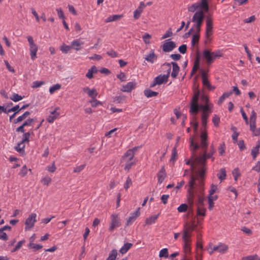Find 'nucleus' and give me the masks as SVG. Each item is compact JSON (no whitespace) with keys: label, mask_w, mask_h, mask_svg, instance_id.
Wrapping results in <instances>:
<instances>
[{"label":"nucleus","mask_w":260,"mask_h":260,"mask_svg":"<svg viewBox=\"0 0 260 260\" xmlns=\"http://www.w3.org/2000/svg\"><path fill=\"white\" fill-rule=\"evenodd\" d=\"M158 215H159L157 214L155 215L151 216L147 218L145 220V225H150L153 223H154L156 220H157Z\"/></svg>","instance_id":"obj_22"},{"label":"nucleus","mask_w":260,"mask_h":260,"mask_svg":"<svg viewBox=\"0 0 260 260\" xmlns=\"http://www.w3.org/2000/svg\"><path fill=\"white\" fill-rule=\"evenodd\" d=\"M83 42H80L78 40H75L72 42L71 47L77 51L80 50V46L83 45Z\"/></svg>","instance_id":"obj_25"},{"label":"nucleus","mask_w":260,"mask_h":260,"mask_svg":"<svg viewBox=\"0 0 260 260\" xmlns=\"http://www.w3.org/2000/svg\"><path fill=\"white\" fill-rule=\"evenodd\" d=\"M157 55L153 51L151 53L146 55V56L145 57V59L147 60L148 62L153 63L154 62V61L157 59Z\"/></svg>","instance_id":"obj_18"},{"label":"nucleus","mask_w":260,"mask_h":260,"mask_svg":"<svg viewBox=\"0 0 260 260\" xmlns=\"http://www.w3.org/2000/svg\"><path fill=\"white\" fill-rule=\"evenodd\" d=\"M204 11L202 10L197 11L192 18V21L195 23L193 28L195 29L196 32L200 33L201 31V28L205 18Z\"/></svg>","instance_id":"obj_3"},{"label":"nucleus","mask_w":260,"mask_h":260,"mask_svg":"<svg viewBox=\"0 0 260 260\" xmlns=\"http://www.w3.org/2000/svg\"><path fill=\"white\" fill-rule=\"evenodd\" d=\"M121 225L120 219L117 214H112L111 221L109 230L112 232L115 228L119 227Z\"/></svg>","instance_id":"obj_8"},{"label":"nucleus","mask_w":260,"mask_h":260,"mask_svg":"<svg viewBox=\"0 0 260 260\" xmlns=\"http://www.w3.org/2000/svg\"><path fill=\"white\" fill-rule=\"evenodd\" d=\"M21 110V108H19V105H16L12 108L8 109V112L9 113L11 112H14L15 114H17Z\"/></svg>","instance_id":"obj_54"},{"label":"nucleus","mask_w":260,"mask_h":260,"mask_svg":"<svg viewBox=\"0 0 260 260\" xmlns=\"http://www.w3.org/2000/svg\"><path fill=\"white\" fill-rule=\"evenodd\" d=\"M197 226V224L196 223L195 218L191 221V222H186L184 228V230L192 232L196 230V228Z\"/></svg>","instance_id":"obj_13"},{"label":"nucleus","mask_w":260,"mask_h":260,"mask_svg":"<svg viewBox=\"0 0 260 260\" xmlns=\"http://www.w3.org/2000/svg\"><path fill=\"white\" fill-rule=\"evenodd\" d=\"M182 239L184 242V244H190L191 242V238L188 237L187 235L186 232L183 233Z\"/></svg>","instance_id":"obj_37"},{"label":"nucleus","mask_w":260,"mask_h":260,"mask_svg":"<svg viewBox=\"0 0 260 260\" xmlns=\"http://www.w3.org/2000/svg\"><path fill=\"white\" fill-rule=\"evenodd\" d=\"M217 189V187L216 185L212 184L210 186V189L209 190V195H213V194L215 192Z\"/></svg>","instance_id":"obj_58"},{"label":"nucleus","mask_w":260,"mask_h":260,"mask_svg":"<svg viewBox=\"0 0 260 260\" xmlns=\"http://www.w3.org/2000/svg\"><path fill=\"white\" fill-rule=\"evenodd\" d=\"M176 47V44L174 42L167 40L162 45V48L164 52H169L172 51Z\"/></svg>","instance_id":"obj_10"},{"label":"nucleus","mask_w":260,"mask_h":260,"mask_svg":"<svg viewBox=\"0 0 260 260\" xmlns=\"http://www.w3.org/2000/svg\"><path fill=\"white\" fill-rule=\"evenodd\" d=\"M132 185V179L128 177L126 179V182L124 184V188L127 190V189L130 186Z\"/></svg>","instance_id":"obj_52"},{"label":"nucleus","mask_w":260,"mask_h":260,"mask_svg":"<svg viewBox=\"0 0 260 260\" xmlns=\"http://www.w3.org/2000/svg\"><path fill=\"white\" fill-rule=\"evenodd\" d=\"M200 39L199 33L196 32V34H194L192 36V40H191V45L192 46H194L196 43L199 42Z\"/></svg>","instance_id":"obj_43"},{"label":"nucleus","mask_w":260,"mask_h":260,"mask_svg":"<svg viewBox=\"0 0 260 260\" xmlns=\"http://www.w3.org/2000/svg\"><path fill=\"white\" fill-rule=\"evenodd\" d=\"M117 78H118L121 82L125 81L126 79V76L124 73L121 72L119 74L117 75Z\"/></svg>","instance_id":"obj_60"},{"label":"nucleus","mask_w":260,"mask_h":260,"mask_svg":"<svg viewBox=\"0 0 260 260\" xmlns=\"http://www.w3.org/2000/svg\"><path fill=\"white\" fill-rule=\"evenodd\" d=\"M144 94L147 98H151L157 96L158 92L152 91L150 89H146L144 90Z\"/></svg>","instance_id":"obj_31"},{"label":"nucleus","mask_w":260,"mask_h":260,"mask_svg":"<svg viewBox=\"0 0 260 260\" xmlns=\"http://www.w3.org/2000/svg\"><path fill=\"white\" fill-rule=\"evenodd\" d=\"M142 12H143L142 10H141L140 9L138 8V9H136L134 12V18L135 19H138L140 17Z\"/></svg>","instance_id":"obj_55"},{"label":"nucleus","mask_w":260,"mask_h":260,"mask_svg":"<svg viewBox=\"0 0 260 260\" xmlns=\"http://www.w3.org/2000/svg\"><path fill=\"white\" fill-rule=\"evenodd\" d=\"M226 176V174L225 168H221L219 171V173L217 174V177L221 182L222 181L225 179Z\"/></svg>","instance_id":"obj_30"},{"label":"nucleus","mask_w":260,"mask_h":260,"mask_svg":"<svg viewBox=\"0 0 260 260\" xmlns=\"http://www.w3.org/2000/svg\"><path fill=\"white\" fill-rule=\"evenodd\" d=\"M59 115V114H56L55 115H50L47 118V120L49 123H53Z\"/></svg>","instance_id":"obj_53"},{"label":"nucleus","mask_w":260,"mask_h":260,"mask_svg":"<svg viewBox=\"0 0 260 260\" xmlns=\"http://www.w3.org/2000/svg\"><path fill=\"white\" fill-rule=\"evenodd\" d=\"M199 64H200V58H199V56H197V57L195 60L194 66L192 68L191 72V74H190L191 76H192L195 73V72L197 71V70H198V69L199 67Z\"/></svg>","instance_id":"obj_33"},{"label":"nucleus","mask_w":260,"mask_h":260,"mask_svg":"<svg viewBox=\"0 0 260 260\" xmlns=\"http://www.w3.org/2000/svg\"><path fill=\"white\" fill-rule=\"evenodd\" d=\"M188 208V206L186 204H182L180 205L177 208L179 212H185Z\"/></svg>","instance_id":"obj_50"},{"label":"nucleus","mask_w":260,"mask_h":260,"mask_svg":"<svg viewBox=\"0 0 260 260\" xmlns=\"http://www.w3.org/2000/svg\"><path fill=\"white\" fill-rule=\"evenodd\" d=\"M47 170L51 173H53L56 170V167H55V163L53 162L51 166H48L47 167Z\"/></svg>","instance_id":"obj_64"},{"label":"nucleus","mask_w":260,"mask_h":260,"mask_svg":"<svg viewBox=\"0 0 260 260\" xmlns=\"http://www.w3.org/2000/svg\"><path fill=\"white\" fill-rule=\"evenodd\" d=\"M203 54L208 64H211L217 58L215 53L210 50L205 49L203 51Z\"/></svg>","instance_id":"obj_9"},{"label":"nucleus","mask_w":260,"mask_h":260,"mask_svg":"<svg viewBox=\"0 0 260 260\" xmlns=\"http://www.w3.org/2000/svg\"><path fill=\"white\" fill-rule=\"evenodd\" d=\"M61 84H56L54 85L52 87H51L49 89V92L50 94H53L55 91L59 90L61 88Z\"/></svg>","instance_id":"obj_38"},{"label":"nucleus","mask_w":260,"mask_h":260,"mask_svg":"<svg viewBox=\"0 0 260 260\" xmlns=\"http://www.w3.org/2000/svg\"><path fill=\"white\" fill-rule=\"evenodd\" d=\"M159 256L160 257H168V250L167 248H164L159 251Z\"/></svg>","instance_id":"obj_45"},{"label":"nucleus","mask_w":260,"mask_h":260,"mask_svg":"<svg viewBox=\"0 0 260 260\" xmlns=\"http://www.w3.org/2000/svg\"><path fill=\"white\" fill-rule=\"evenodd\" d=\"M200 94V91L199 90H197L194 92L193 96L191 99L189 112L191 114L196 115L198 113L199 109H201L202 110L203 112L211 113L212 112V108L213 107V105L212 104L207 103L204 105L198 104Z\"/></svg>","instance_id":"obj_2"},{"label":"nucleus","mask_w":260,"mask_h":260,"mask_svg":"<svg viewBox=\"0 0 260 260\" xmlns=\"http://www.w3.org/2000/svg\"><path fill=\"white\" fill-rule=\"evenodd\" d=\"M30 136V131L27 133H24L23 135V138L21 142L23 143L25 142H28L29 141V138Z\"/></svg>","instance_id":"obj_41"},{"label":"nucleus","mask_w":260,"mask_h":260,"mask_svg":"<svg viewBox=\"0 0 260 260\" xmlns=\"http://www.w3.org/2000/svg\"><path fill=\"white\" fill-rule=\"evenodd\" d=\"M124 100V96H117L113 98V102L116 104H119L121 103Z\"/></svg>","instance_id":"obj_51"},{"label":"nucleus","mask_w":260,"mask_h":260,"mask_svg":"<svg viewBox=\"0 0 260 260\" xmlns=\"http://www.w3.org/2000/svg\"><path fill=\"white\" fill-rule=\"evenodd\" d=\"M24 148H25L24 144L21 141L15 147V149L17 152L21 153L24 152Z\"/></svg>","instance_id":"obj_36"},{"label":"nucleus","mask_w":260,"mask_h":260,"mask_svg":"<svg viewBox=\"0 0 260 260\" xmlns=\"http://www.w3.org/2000/svg\"><path fill=\"white\" fill-rule=\"evenodd\" d=\"M170 63L171 66L172 65L173 67L171 76L173 78H176L179 72L180 68L176 62H171Z\"/></svg>","instance_id":"obj_14"},{"label":"nucleus","mask_w":260,"mask_h":260,"mask_svg":"<svg viewBox=\"0 0 260 260\" xmlns=\"http://www.w3.org/2000/svg\"><path fill=\"white\" fill-rule=\"evenodd\" d=\"M206 30H212L213 19L211 16H208L206 19Z\"/></svg>","instance_id":"obj_20"},{"label":"nucleus","mask_w":260,"mask_h":260,"mask_svg":"<svg viewBox=\"0 0 260 260\" xmlns=\"http://www.w3.org/2000/svg\"><path fill=\"white\" fill-rule=\"evenodd\" d=\"M122 17V15H113L109 16L105 20V22L108 23L112 21H117Z\"/></svg>","instance_id":"obj_23"},{"label":"nucleus","mask_w":260,"mask_h":260,"mask_svg":"<svg viewBox=\"0 0 260 260\" xmlns=\"http://www.w3.org/2000/svg\"><path fill=\"white\" fill-rule=\"evenodd\" d=\"M28 247L30 248L34 249L35 250H39L42 248V245L40 244H34L33 243L30 242L28 245Z\"/></svg>","instance_id":"obj_44"},{"label":"nucleus","mask_w":260,"mask_h":260,"mask_svg":"<svg viewBox=\"0 0 260 260\" xmlns=\"http://www.w3.org/2000/svg\"><path fill=\"white\" fill-rule=\"evenodd\" d=\"M85 165L83 164L82 165H80L79 166H77L74 169V172L75 173H80L81 171H82L85 168Z\"/></svg>","instance_id":"obj_57"},{"label":"nucleus","mask_w":260,"mask_h":260,"mask_svg":"<svg viewBox=\"0 0 260 260\" xmlns=\"http://www.w3.org/2000/svg\"><path fill=\"white\" fill-rule=\"evenodd\" d=\"M197 215L205 216L206 215V209L198 206L197 209Z\"/></svg>","instance_id":"obj_40"},{"label":"nucleus","mask_w":260,"mask_h":260,"mask_svg":"<svg viewBox=\"0 0 260 260\" xmlns=\"http://www.w3.org/2000/svg\"><path fill=\"white\" fill-rule=\"evenodd\" d=\"M195 180H196V178L193 176L191 175V177H190V180L188 183L189 188L188 190L189 192L190 196L192 199L193 197V193L192 190L194 188V185L195 184Z\"/></svg>","instance_id":"obj_15"},{"label":"nucleus","mask_w":260,"mask_h":260,"mask_svg":"<svg viewBox=\"0 0 260 260\" xmlns=\"http://www.w3.org/2000/svg\"><path fill=\"white\" fill-rule=\"evenodd\" d=\"M90 103H91V106L93 107H96L100 105H102V102L98 101L96 98L92 99L90 101Z\"/></svg>","instance_id":"obj_56"},{"label":"nucleus","mask_w":260,"mask_h":260,"mask_svg":"<svg viewBox=\"0 0 260 260\" xmlns=\"http://www.w3.org/2000/svg\"><path fill=\"white\" fill-rule=\"evenodd\" d=\"M98 92L95 88L91 89L90 91H89L88 95L92 99L96 98L98 95Z\"/></svg>","instance_id":"obj_47"},{"label":"nucleus","mask_w":260,"mask_h":260,"mask_svg":"<svg viewBox=\"0 0 260 260\" xmlns=\"http://www.w3.org/2000/svg\"><path fill=\"white\" fill-rule=\"evenodd\" d=\"M197 10L207 12L209 10L207 0H201V2L194 3L188 7V11L190 12H194Z\"/></svg>","instance_id":"obj_5"},{"label":"nucleus","mask_w":260,"mask_h":260,"mask_svg":"<svg viewBox=\"0 0 260 260\" xmlns=\"http://www.w3.org/2000/svg\"><path fill=\"white\" fill-rule=\"evenodd\" d=\"M201 72H202L201 74H202L203 84L204 86H206L208 89H209L210 90H214L215 87L214 86H212L210 84L209 80H208L207 74H206V72L203 70H202Z\"/></svg>","instance_id":"obj_11"},{"label":"nucleus","mask_w":260,"mask_h":260,"mask_svg":"<svg viewBox=\"0 0 260 260\" xmlns=\"http://www.w3.org/2000/svg\"><path fill=\"white\" fill-rule=\"evenodd\" d=\"M191 150L193 151V156H192V160H188L186 161V164L188 165H191V168L192 169H194V168H196V167H197V162H196L195 161V158L196 157H198V156H196L195 154H194V151H193V149H192V147H191Z\"/></svg>","instance_id":"obj_21"},{"label":"nucleus","mask_w":260,"mask_h":260,"mask_svg":"<svg viewBox=\"0 0 260 260\" xmlns=\"http://www.w3.org/2000/svg\"><path fill=\"white\" fill-rule=\"evenodd\" d=\"M260 148V142L258 141L257 142V144L255 147H253L251 152V154L253 157V158L254 159L256 157L257 154L259 152V149Z\"/></svg>","instance_id":"obj_19"},{"label":"nucleus","mask_w":260,"mask_h":260,"mask_svg":"<svg viewBox=\"0 0 260 260\" xmlns=\"http://www.w3.org/2000/svg\"><path fill=\"white\" fill-rule=\"evenodd\" d=\"M232 174L234 177V180L236 181H237L238 177L240 176L241 173L240 172L239 168H237L234 169L232 172Z\"/></svg>","instance_id":"obj_42"},{"label":"nucleus","mask_w":260,"mask_h":260,"mask_svg":"<svg viewBox=\"0 0 260 260\" xmlns=\"http://www.w3.org/2000/svg\"><path fill=\"white\" fill-rule=\"evenodd\" d=\"M27 168L26 166H24L21 171H20L19 175H20L21 177H24L27 174Z\"/></svg>","instance_id":"obj_63"},{"label":"nucleus","mask_w":260,"mask_h":260,"mask_svg":"<svg viewBox=\"0 0 260 260\" xmlns=\"http://www.w3.org/2000/svg\"><path fill=\"white\" fill-rule=\"evenodd\" d=\"M163 66H166L167 68V72L166 75H159L156 77L155 78V79L156 81V83L158 85H160L164 83H166L168 81V78L170 76V72L171 70V63H169L168 62H166L163 64Z\"/></svg>","instance_id":"obj_6"},{"label":"nucleus","mask_w":260,"mask_h":260,"mask_svg":"<svg viewBox=\"0 0 260 260\" xmlns=\"http://www.w3.org/2000/svg\"><path fill=\"white\" fill-rule=\"evenodd\" d=\"M197 164V166H200V168L199 169V170L198 171V173L201 178H203L206 172V164L203 165L201 164H198V163ZM205 164H206V162Z\"/></svg>","instance_id":"obj_27"},{"label":"nucleus","mask_w":260,"mask_h":260,"mask_svg":"<svg viewBox=\"0 0 260 260\" xmlns=\"http://www.w3.org/2000/svg\"><path fill=\"white\" fill-rule=\"evenodd\" d=\"M220 121V118L219 117L217 116L216 115H215L213 118H212V122L214 123V125L217 126L218 125V124Z\"/></svg>","instance_id":"obj_61"},{"label":"nucleus","mask_w":260,"mask_h":260,"mask_svg":"<svg viewBox=\"0 0 260 260\" xmlns=\"http://www.w3.org/2000/svg\"><path fill=\"white\" fill-rule=\"evenodd\" d=\"M10 99L15 102H18L23 99V96L19 95L17 93H13Z\"/></svg>","instance_id":"obj_39"},{"label":"nucleus","mask_w":260,"mask_h":260,"mask_svg":"<svg viewBox=\"0 0 260 260\" xmlns=\"http://www.w3.org/2000/svg\"><path fill=\"white\" fill-rule=\"evenodd\" d=\"M233 91H231L229 92H224L219 99L218 101V105H221L223 103L225 98H228L231 94H232Z\"/></svg>","instance_id":"obj_29"},{"label":"nucleus","mask_w":260,"mask_h":260,"mask_svg":"<svg viewBox=\"0 0 260 260\" xmlns=\"http://www.w3.org/2000/svg\"><path fill=\"white\" fill-rule=\"evenodd\" d=\"M136 214L135 217L131 216L128 217L126 222V225L128 226L131 224L138 218V214Z\"/></svg>","instance_id":"obj_48"},{"label":"nucleus","mask_w":260,"mask_h":260,"mask_svg":"<svg viewBox=\"0 0 260 260\" xmlns=\"http://www.w3.org/2000/svg\"><path fill=\"white\" fill-rule=\"evenodd\" d=\"M158 183L161 184L167 177L165 167L162 166L157 174Z\"/></svg>","instance_id":"obj_12"},{"label":"nucleus","mask_w":260,"mask_h":260,"mask_svg":"<svg viewBox=\"0 0 260 260\" xmlns=\"http://www.w3.org/2000/svg\"><path fill=\"white\" fill-rule=\"evenodd\" d=\"M117 255V251L116 249H113L109 253L108 257L106 260H115Z\"/></svg>","instance_id":"obj_35"},{"label":"nucleus","mask_w":260,"mask_h":260,"mask_svg":"<svg viewBox=\"0 0 260 260\" xmlns=\"http://www.w3.org/2000/svg\"><path fill=\"white\" fill-rule=\"evenodd\" d=\"M37 214L36 213H31L27 218L25 222V231L30 230L32 229L35 225L36 220Z\"/></svg>","instance_id":"obj_7"},{"label":"nucleus","mask_w":260,"mask_h":260,"mask_svg":"<svg viewBox=\"0 0 260 260\" xmlns=\"http://www.w3.org/2000/svg\"><path fill=\"white\" fill-rule=\"evenodd\" d=\"M33 85L32 86V88H38L44 85L45 82L44 81H35L33 82Z\"/></svg>","instance_id":"obj_62"},{"label":"nucleus","mask_w":260,"mask_h":260,"mask_svg":"<svg viewBox=\"0 0 260 260\" xmlns=\"http://www.w3.org/2000/svg\"><path fill=\"white\" fill-rule=\"evenodd\" d=\"M201 138V145L200 146L197 144L194 143L193 142V138L190 139V147H192L193 150L196 151L199 149L201 147L203 149L204 154L202 156L199 157H196L195 158V161L198 164L205 165L206 162V159L208 158H211L213 154L215 152V149L213 145L210 146V149L209 153H207V148L208 147L207 138L208 135L207 133L204 130H202V133L200 135Z\"/></svg>","instance_id":"obj_1"},{"label":"nucleus","mask_w":260,"mask_h":260,"mask_svg":"<svg viewBox=\"0 0 260 260\" xmlns=\"http://www.w3.org/2000/svg\"><path fill=\"white\" fill-rule=\"evenodd\" d=\"M132 246L133 244L131 243H126L121 248V249L119 250V252L122 254H124L127 252V251L132 247Z\"/></svg>","instance_id":"obj_26"},{"label":"nucleus","mask_w":260,"mask_h":260,"mask_svg":"<svg viewBox=\"0 0 260 260\" xmlns=\"http://www.w3.org/2000/svg\"><path fill=\"white\" fill-rule=\"evenodd\" d=\"M217 247V251L220 253H224L228 249V246L224 244H219Z\"/></svg>","instance_id":"obj_34"},{"label":"nucleus","mask_w":260,"mask_h":260,"mask_svg":"<svg viewBox=\"0 0 260 260\" xmlns=\"http://www.w3.org/2000/svg\"><path fill=\"white\" fill-rule=\"evenodd\" d=\"M30 114V113L28 111L25 112L22 115L19 116L17 119L14 120V123H17L21 122L22 120L25 119Z\"/></svg>","instance_id":"obj_24"},{"label":"nucleus","mask_w":260,"mask_h":260,"mask_svg":"<svg viewBox=\"0 0 260 260\" xmlns=\"http://www.w3.org/2000/svg\"><path fill=\"white\" fill-rule=\"evenodd\" d=\"M186 50L187 46L185 44H183L181 45L178 48L179 51L182 54L185 53L186 52Z\"/></svg>","instance_id":"obj_59"},{"label":"nucleus","mask_w":260,"mask_h":260,"mask_svg":"<svg viewBox=\"0 0 260 260\" xmlns=\"http://www.w3.org/2000/svg\"><path fill=\"white\" fill-rule=\"evenodd\" d=\"M136 84L133 82H129L126 85H123L121 90L123 92H131L132 90L134 88Z\"/></svg>","instance_id":"obj_16"},{"label":"nucleus","mask_w":260,"mask_h":260,"mask_svg":"<svg viewBox=\"0 0 260 260\" xmlns=\"http://www.w3.org/2000/svg\"><path fill=\"white\" fill-rule=\"evenodd\" d=\"M250 130L251 131L252 135L254 136H260V127L256 128V124H254V126L252 125H250Z\"/></svg>","instance_id":"obj_28"},{"label":"nucleus","mask_w":260,"mask_h":260,"mask_svg":"<svg viewBox=\"0 0 260 260\" xmlns=\"http://www.w3.org/2000/svg\"><path fill=\"white\" fill-rule=\"evenodd\" d=\"M38 46L36 44L29 46L30 55L32 60H35L37 57Z\"/></svg>","instance_id":"obj_17"},{"label":"nucleus","mask_w":260,"mask_h":260,"mask_svg":"<svg viewBox=\"0 0 260 260\" xmlns=\"http://www.w3.org/2000/svg\"><path fill=\"white\" fill-rule=\"evenodd\" d=\"M71 48V46L63 44L60 47V50L64 53H67Z\"/></svg>","instance_id":"obj_49"},{"label":"nucleus","mask_w":260,"mask_h":260,"mask_svg":"<svg viewBox=\"0 0 260 260\" xmlns=\"http://www.w3.org/2000/svg\"><path fill=\"white\" fill-rule=\"evenodd\" d=\"M51 182V179L50 177L48 176H45L41 180V183L44 185H48L50 182Z\"/></svg>","instance_id":"obj_46"},{"label":"nucleus","mask_w":260,"mask_h":260,"mask_svg":"<svg viewBox=\"0 0 260 260\" xmlns=\"http://www.w3.org/2000/svg\"><path fill=\"white\" fill-rule=\"evenodd\" d=\"M121 164L124 163L125 166L124 167V170L128 171L135 164V160L134 156L131 151H127L122 156Z\"/></svg>","instance_id":"obj_4"},{"label":"nucleus","mask_w":260,"mask_h":260,"mask_svg":"<svg viewBox=\"0 0 260 260\" xmlns=\"http://www.w3.org/2000/svg\"><path fill=\"white\" fill-rule=\"evenodd\" d=\"M256 113L254 110H252L251 115L250 117L249 125H252V126L253 127L254 124H256Z\"/></svg>","instance_id":"obj_32"}]
</instances>
